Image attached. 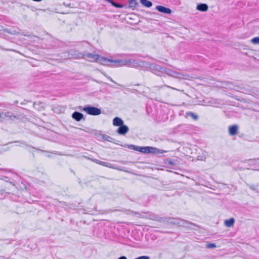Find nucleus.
Here are the masks:
<instances>
[{
  "instance_id": "473e14b6",
  "label": "nucleus",
  "mask_w": 259,
  "mask_h": 259,
  "mask_svg": "<svg viewBox=\"0 0 259 259\" xmlns=\"http://www.w3.org/2000/svg\"><path fill=\"white\" fill-rule=\"evenodd\" d=\"M180 218H176V219L174 220L175 222L172 223V225H176L178 226L180 222L179 221H180Z\"/></svg>"
},
{
  "instance_id": "72a5a7b5",
  "label": "nucleus",
  "mask_w": 259,
  "mask_h": 259,
  "mask_svg": "<svg viewBox=\"0 0 259 259\" xmlns=\"http://www.w3.org/2000/svg\"><path fill=\"white\" fill-rule=\"evenodd\" d=\"M134 259H150V257L147 255H143V256H139Z\"/></svg>"
},
{
  "instance_id": "6ab92c4d",
  "label": "nucleus",
  "mask_w": 259,
  "mask_h": 259,
  "mask_svg": "<svg viewBox=\"0 0 259 259\" xmlns=\"http://www.w3.org/2000/svg\"><path fill=\"white\" fill-rule=\"evenodd\" d=\"M235 223V219L233 218H231L229 219L226 220L224 224L226 227H231L233 226Z\"/></svg>"
},
{
  "instance_id": "dca6fc26",
  "label": "nucleus",
  "mask_w": 259,
  "mask_h": 259,
  "mask_svg": "<svg viewBox=\"0 0 259 259\" xmlns=\"http://www.w3.org/2000/svg\"><path fill=\"white\" fill-rule=\"evenodd\" d=\"M208 7L207 4L200 3L197 5L196 9L201 12H206L208 10Z\"/></svg>"
},
{
  "instance_id": "a18cd8bd",
  "label": "nucleus",
  "mask_w": 259,
  "mask_h": 259,
  "mask_svg": "<svg viewBox=\"0 0 259 259\" xmlns=\"http://www.w3.org/2000/svg\"><path fill=\"white\" fill-rule=\"evenodd\" d=\"M32 1H34V2H39L41 1L42 0H32Z\"/></svg>"
},
{
  "instance_id": "9d476101",
  "label": "nucleus",
  "mask_w": 259,
  "mask_h": 259,
  "mask_svg": "<svg viewBox=\"0 0 259 259\" xmlns=\"http://www.w3.org/2000/svg\"><path fill=\"white\" fill-rule=\"evenodd\" d=\"M129 131L128 127L124 123L119 126L117 130V133L120 135H125Z\"/></svg>"
},
{
  "instance_id": "f8f14e48",
  "label": "nucleus",
  "mask_w": 259,
  "mask_h": 259,
  "mask_svg": "<svg viewBox=\"0 0 259 259\" xmlns=\"http://www.w3.org/2000/svg\"><path fill=\"white\" fill-rule=\"evenodd\" d=\"M2 114L5 117L8 118L9 119L12 120V121L15 120V119H18L19 118L18 115H15L13 113H12L11 112L2 113Z\"/></svg>"
},
{
  "instance_id": "c85d7f7f",
  "label": "nucleus",
  "mask_w": 259,
  "mask_h": 259,
  "mask_svg": "<svg viewBox=\"0 0 259 259\" xmlns=\"http://www.w3.org/2000/svg\"><path fill=\"white\" fill-rule=\"evenodd\" d=\"M7 193L6 191L0 188V199H3L7 196Z\"/></svg>"
},
{
  "instance_id": "423d86ee",
  "label": "nucleus",
  "mask_w": 259,
  "mask_h": 259,
  "mask_svg": "<svg viewBox=\"0 0 259 259\" xmlns=\"http://www.w3.org/2000/svg\"><path fill=\"white\" fill-rule=\"evenodd\" d=\"M166 152L167 151L165 150H161L154 147L146 146V154H154L155 155H158L159 154H162Z\"/></svg>"
},
{
  "instance_id": "58836bf2",
  "label": "nucleus",
  "mask_w": 259,
  "mask_h": 259,
  "mask_svg": "<svg viewBox=\"0 0 259 259\" xmlns=\"http://www.w3.org/2000/svg\"><path fill=\"white\" fill-rule=\"evenodd\" d=\"M165 87H167V88H170L172 90H177V89L175 88H173V87H170V86H168V85H164Z\"/></svg>"
},
{
  "instance_id": "8fccbe9b",
  "label": "nucleus",
  "mask_w": 259,
  "mask_h": 259,
  "mask_svg": "<svg viewBox=\"0 0 259 259\" xmlns=\"http://www.w3.org/2000/svg\"><path fill=\"white\" fill-rule=\"evenodd\" d=\"M158 88H163V86H160V87H157Z\"/></svg>"
},
{
  "instance_id": "49530a36",
  "label": "nucleus",
  "mask_w": 259,
  "mask_h": 259,
  "mask_svg": "<svg viewBox=\"0 0 259 259\" xmlns=\"http://www.w3.org/2000/svg\"><path fill=\"white\" fill-rule=\"evenodd\" d=\"M89 159L93 161V160H95V159L92 158H88Z\"/></svg>"
},
{
  "instance_id": "39448f33",
  "label": "nucleus",
  "mask_w": 259,
  "mask_h": 259,
  "mask_svg": "<svg viewBox=\"0 0 259 259\" xmlns=\"http://www.w3.org/2000/svg\"><path fill=\"white\" fill-rule=\"evenodd\" d=\"M164 73L168 75L169 76H171L174 78H182V77H180V75L183 77L184 76V75L182 73L179 72L174 71L171 69L168 68H164Z\"/></svg>"
},
{
  "instance_id": "6e6552de",
  "label": "nucleus",
  "mask_w": 259,
  "mask_h": 259,
  "mask_svg": "<svg viewBox=\"0 0 259 259\" xmlns=\"http://www.w3.org/2000/svg\"><path fill=\"white\" fill-rule=\"evenodd\" d=\"M148 218L151 220L157 221L160 223H164L166 222V219H163L162 217H160L158 215H156L153 213H150L148 214Z\"/></svg>"
},
{
  "instance_id": "1a4fd4ad",
  "label": "nucleus",
  "mask_w": 259,
  "mask_h": 259,
  "mask_svg": "<svg viewBox=\"0 0 259 259\" xmlns=\"http://www.w3.org/2000/svg\"><path fill=\"white\" fill-rule=\"evenodd\" d=\"M155 9L158 12L165 14H170L172 12V11L170 9L163 6H157L155 8Z\"/></svg>"
},
{
  "instance_id": "f3484780",
  "label": "nucleus",
  "mask_w": 259,
  "mask_h": 259,
  "mask_svg": "<svg viewBox=\"0 0 259 259\" xmlns=\"http://www.w3.org/2000/svg\"><path fill=\"white\" fill-rule=\"evenodd\" d=\"M123 123L124 122L123 120L118 117H116L114 118L113 120V124L114 126H119L122 125Z\"/></svg>"
},
{
  "instance_id": "f257e3e1",
  "label": "nucleus",
  "mask_w": 259,
  "mask_h": 259,
  "mask_svg": "<svg viewBox=\"0 0 259 259\" xmlns=\"http://www.w3.org/2000/svg\"><path fill=\"white\" fill-rule=\"evenodd\" d=\"M126 61H131L125 64V65H131L133 67H136L139 68L140 69L143 70H149L151 64L150 63L143 61L142 60H135L133 59H127Z\"/></svg>"
},
{
  "instance_id": "f704fd0d",
  "label": "nucleus",
  "mask_w": 259,
  "mask_h": 259,
  "mask_svg": "<svg viewBox=\"0 0 259 259\" xmlns=\"http://www.w3.org/2000/svg\"><path fill=\"white\" fill-rule=\"evenodd\" d=\"M165 163H168L169 164H170L171 165H175V163L172 160H171L167 159L166 162Z\"/></svg>"
},
{
  "instance_id": "de8ad7c7",
  "label": "nucleus",
  "mask_w": 259,
  "mask_h": 259,
  "mask_svg": "<svg viewBox=\"0 0 259 259\" xmlns=\"http://www.w3.org/2000/svg\"><path fill=\"white\" fill-rule=\"evenodd\" d=\"M47 156L48 157H51V154H48V155H47Z\"/></svg>"
},
{
  "instance_id": "aec40b11",
  "label": "nucleus",
  "mask_w": 259,
  "mask_h": 259,
  "mask_svg": "<svg viewBox=\"0 0 259 259\" xmlns=\"http://www.w3.org/2000/svg\"><path fill=\"white\" fill-rule=\"evenodd\" d=\"M108 2L111 4V5L117 8H122L124 6L122 4L118 3L113 0H107Z\"/></svg>"
},
{
  "instance_id": "ea45409f",
  "label": "nucleus",
  "mask_w": 259,
  "mask_h": 259,
  "mask_svg": "<svg viewBox=\"0 0 259 259\" xmlns=\"http://www.w3.org/2000/svg\"><path fill=\"white\" fill-rule=\"evenodd\" d=\"M104 164H105V162L101 161V160H100V162H99V164L102 165V166H104Z\"/></svg>"
},
{
  "instance_id": "c9c22d12",
  "label": "nucleus",
  "mask_w": 259,
  "mask_h": 259,
  "mask_svg": "<svg viewBox=\"0 0 259 259\" xmlns=\"http://www.w3.org/2000/svg\"><path fill=\"white\" fill-rule=\"evenodd\" d=\"M107 78L110 80L111 81V82H114V83H115L116 84H117L118 85H119L120 86L121 85L120 84H118V83H117L116 82H115L112 79L111 77H110L109 76H107Z\"/></svg>"
},
{
  "instance_id": "c03bdc74",
  "label": "nucleus",
  "mask_w": 259,
  "mask_h": 259,
  "mask_svg": "<svg viewBox=\"0 0 259 259\" xmlns=\"http://www.w3.org/2000/svg\"><path fill=\"white\" fill-rule=\"evenodd\" d=\"M51 153H53V154H59L60 155H62L61 154H58L56 153V151H53V152H52Z\"/></svg>"
},
{
  "instance_id": "f03ea898",
  "label": "nucleus",
  "mask_w": 259,
  "mask_h": 259,
  "mask_svg": "<svg viewBox=\"0 0 259 259\" xmlns=\"http://www.w3.org/2000/svg\"><path fill=\"white\" fill-rule=\"evenodd\" d=\"M100 62L103 64L107 66H111L113 67H120L125 66V64L130 61H126L125 59H109L105 57H101L99 59Z\"/></svg>"
},
{
  "instance_id": "5701e85b",
  "label": "nucleus",
  "mask_w": 259,
  "mask_h": 259,
  "mask_svg": "<svg viewBox=\"0 0 259 259\" xmlns=\"http://www.w3.org/2000/svg\"><path fill=\"white\" fill-rule=\"evenodd\" d=\"M104 166H105L107 167H109V168H113V169L119 170H122V168H119L118 166H116L115 165H113V164H112L109 162H105Z\"/></svg>"
},
{
  "instance_id": "4c0bfd02",
  "label": "nucleus",
  "mask_w": 259,
  "mask_h": 259,
  "mask_svg": "<svg viewBox=\"0 0 259 259\" xmlns=\"http://www.w3.org/2000/svg\"><path fill=\"white\" fill-rule=\"evenodd\" d=\"M93 161L97 164H99V162H100V160L95 159V160H93Z\"/></svg>"
},
{
  "instance_id": "79ce46f5",
  "label": "nucleus",
  "mask_w": 259,
  "mask_h": 259,
  "mask_svg": "<svg viewBox=\"0 0 259 259\" xmlns=\"http://www.w3.org/2000/svg\"><path fill=\"white\" fill-rule=\"evenodd\" d=\"M142 147H143L139 146L138 147V151L140 152L141 153L142 150Z\"/></svg>"
},
{
  "instance_id": "09e8293b",
  "label": "nucleus",
  "mask_w": 259,
  "mask_h": 259,
  "mask_svg": "<svg viewBox=\"0 0 259 259\" xmlns=\"http://www.w3.org/2000/svg\"><path fill=\"white\" fill-rule=\"evenodd\" d=\"M40 151L42 152H47V151H45V150H40Z\"/></svg>"
},
{
  "instance_id": "37998d69",
  "label": "nucleus",
  "mask_w": 259,
  "mask_h": 259,
  "mask_svg": "<svg viewBox=\"0 0 259 259\" xmlns=\"http://www.w3.org/2000/svg\"><path fill=\"white\" fill-rule=\"evenodd\" d=\"M87 213H89V214H93V212H92V211H88V212H87Z\"/></svg>"
},
{
  "instance_id": "a19ab883",
  "label": "nucleus",
  "mask_w": 259,
  "mask_h": 259,
  "mask_svg": "<svg viewBox=\"0 0 259 259\" xmlns=\"http://www.w3.org/2000/svg\"><path fill=\"white\" fill-rule=\"evenodd\" d=\"M117 259H127V257L125 256H121Z\"/></svg>"
},
{
  "instance_id": "b1692460",
  "label": "nucleus",
  "mask_w": 259,
  "mask_h": 259,
  "mask_svg": "<svg viewBox=\"0 0 259 259\" xmlns=\"http://www.w3.org/2000/svg\"><path fill=\"white\" fill-rule=\"evenodd\" d=\"M140 3L146 8H150L152 6V3L148 0H140Z\"/></svg>"
},
{
  "instance_id": "ddd939ff",
  "label": "nucleus",
  "mask_w": 259,
  "mask_h": 259,
  "mask_svg": "<svg viewBox=\"0 0 259 259\" xmlns=\"http://www.w3.org/2000/svg\"><path fill=\"white\" fill-rule=\"evenodd\" d=\"M4 31L11 34L18 35L19 34L20 30L17 28H9L4 29Z\"/></svg>"
},
{
  "instance_id": "a878e982",
  "label": "nucleus",
  "mask_w": 259,
  "mask_h": 259,
  "mask_svg": "<svg viewBox=\"0 0 259 259\" xmlns=\"http://www.w3.org/2000/svg\"><path fill=\"white\" fill-rule=\"evenodd\" d=\"M102 140L109 142H113L114 139L110 136L104 135L103 136H102Z\"/></svg>"
},
{
  "instance_id": "a211bd4d",
  "label": "nucleus",
  "mask_w": 259,
  "mask_h": 259,
  "mask_svg": "<svg viewBox=\"0 0 259 259\" xmlns=\"http://www.w3.org/2000/svg\"><path fill=\"white\" fill-rule=\"evenodd\" d=\"M84 57L86 56L89 58L93 59L96 61L99 60V59L100 58V56H99V55H97V54H92V53H88L87 54L84 53Z\"/></svg>"
},
{
  "instance_id": "7c9ffc66",
  "label": "nucleus",
  "mask_w": 259,
  "mask_h": 259,
  "mask_svg": "<svg viewBox=\"0 0 259 259\" xmlns=\"http://www.w3.org/2000/svg\"><path fill=\"white\" fill-rule=\"evenodd\" d=\"M216 244L214 243L209 242L206 244V247L207 248H214L216 247Z\"/></svg>"
},
{
  "instance_id": "cd10ccee",
  "label": "nucleus",
  "mask_w": 259,
  "mask_h": 259,
  "mask_svg": "<svg viewBox=\"0 0 259 259\" xmlns=\"http://www.w3.org/2000/svg\"><path fill=\"white\" fill-rule=\"evenodd\" d=\"M163 219H166V222L165 223H167L169 224H172V223L175 222L174 220L176 219V218H170V217H166V218H163Z\"/></svg>"
},
{
  "instance_id": "e433bc0d",
  "label": "nucleus",
  "mask_w": 259,
  "mask_h": 259,
  "mask_svg": "<svg viewBox=\"0 0 259 259\" xmlns=\"http://www.w3.org/2000/svg\"><path fill=\"white\" fill-rule=\"evenodd\" d=\"M141 153L146 154V146L142 147Z\"/></svg>"
},
{
  "instance_id": "c756f323",
  "label": "nucleus",
  "mask_w": 259,
  "mask_h": 259,
  "mask_svg": "<svg viewBox=\"0 0 259 259\" xmlns=\"http://www.w3.org/2000/svg\"><path fill=\"white\" fill-rule=\"evenodd\" d=\"M127 148L130 149H132V150H134L135 151H138V146H136V145H127Z\"/></svg>"
},
{
  "instance_id": "412c9836",
  "label": "nucleus",
  "mask_w": 259,
  "mask_h": 259,
  "mask_svg": "<svg viewBox=\"0 0 259 259\" xmlns=\"http://www.w3.org/2000/svg\"><path fill=\"white\" fill-rule=\"evenodd\" d=\"M138 5V3L136 0H128V8L134 9Z\"/></svg>"
},
{
  "instance_id": "7ed1b4c3",
  "label": "nucleus",
  "mask_w": 259,
  "mask_h": 259,
  "mask_svg": "<svg viewBox=\"0 0 259 259\" xmlns=\"http://www.w3.org/2000/svg\"><path fill=\"white\" fill-rule=\"evenodd\" d=\"M83 111H85L87 114L91 115H99L101 113L100 109L90 105H87L84 107Z\"/></svg>"
},
{
  "instance_id": "2f4dec72",
  "label": "nucleus",
  "mask_w": 259,
  "mask_h": 259,
  "mask_svg": "<svg viewBox=\"0 0 259 259\" xmlns=\"http://www.w3.org/2000/svg\"><path fill=\"white\" fill-rule=\"evenodd\" d=\"M251 41L253 44H259V37H253Z\"/></svg>"
},
{
  "instance_id": "393cba45",
  "label": "nucleus",
  "mask_w": 259,
  "mask_h": 259,
  "mask_svg": "<svg viewBox=\"0 0 259 259\" xmlns=\"http://www.w3.org/2000/svg\"><path fill=\"white\" fill-rule=\"evenodd\" d=\"M93 134L96 136V138L98 140L102 139V136L104 135L102 134L101 132L98 131H94Z\"/></svg>"
},
{
  "instance_id": "9b49d317",
  "label": "nucleus",
  "mask_w": 259,
  "mask_h": 259,
  "mask_svg": "<svg viewBox=\"0 0 259 259\" xmlns=\"http://www.w3.org/2000/svg\"><path fill=\"white\" fill-rule=\"evenodd\" d=\"M70 54L75 59L83 58L84 57V54L79 52L78 51L75 50H71L69 52Z\"/></svg>"
},
{
  "instance_id": "4be33fe9",
  "label": "nucleus",
  "mask_w": 259,
  "mask_h": 259,
  "mask_svg": "<svg viewBox=\"0 0 259 259\" xmlns=\"http://www.w3.org/2000/svg\"><path fill=\"white\" fill-rule=\"evenodd\" d=\"M104 166H105L107 167H109V168H113V169L119 170H122V168H119L118 166H116L115 165H113V164H112L109 162H105Z\"/></svg>"
},
{
  "instance_id": "4468645a",
  "label": "nucleus",
  "mask_w": 259,
  "mask_h": 259,
  "mask_svg": "<svg viewBox=\"0 0 259 259\" xmlns=\"http://www.w3.org/2000/svg\"><path fill=\"white\" fill-rule=\"evenodd\" d=\"M71 117L76 121H79L83 118V115L79 112L75 111L72 114Z\"/></svg>"
},
{
  "instance_id": "20e7f679",
  "label": "nucleus",
  "mask_w": 259,
  "mask_h": 259,
  "mask_svg": "<svg viewBox=\"0 0 259 259\" xmlns=\"http://www.w3.org/2000/svg\"><path fill=\"white\" fill-rule=\"evenodd\" d=\"M164 68L160 65L151 63L150 67V71L158 76H162L164 74Z\"/></svg>"
},
{
  "instance_id": "2eb2a0df",
  "label": "nucleus",
  "mask_w": 259,
  "mask_h": 259,
  "mask_svg": "<svg viewBox=\"0 0 259 259\" xmlns=\"http://www.w3.org/2000/svg\"><path fill=\"white\" fill-rule=\"evenodd\" d=\"M238 132V126L236 124H234L230 126L229 128V133L231 136L236 135Z\"/></svg>"
},
{
  "instance_id": "bb28decb",
  "label": "nucleus",
  "mask_w": 259,
  "mask_h": 259,
  "mask_svg": "<svg viewBox=\"0 0 259 259\" xmlns=\"http://www.w3.org/2000/svg\"><path fill=\"white\" fill-rule=\"evenodd\" d=\"M186 115L187 116L191 117L193 119H194L195 120H197L198 119V116L197 114H195L192 112H187Z\"/></svg>"
},
{
  "instance_id": "0eeeda50",
  "label": "nucleus",
  "mask_w": 259,
  "mask_h": 259,
  "mask_svg": "<svg viewBox=\"0 0 259 259\" xmlns=\"http://www.w3.org/2000/svg\"><path fill=\"white\" fill-rule=\"evenodd\" d=\"M179 221L180 222L178 227H184L186 228H190L191 226L195 227L197 226V225L191 222L187 221L186 220L181 219L180 221Z\"/></svg>"
}]
</instances>
